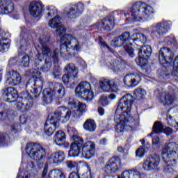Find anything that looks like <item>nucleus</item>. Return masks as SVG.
<instances>
[{"mask_svg":"<svg viewBox=\"0 0 178 178\" xmlns=\"http://www.w3.org/2000/svg\"><path fill=\"white\" fill-rule=\"evenodd\" d=\"M41 75V72L40 71L34 69L31 70L30 71L26 72V76H32V77H35V79H37L38 76Z\"/></svg>","mask_w":178,"mask_h":178,"instance_id":"46","label":"nucleus"},{"mask_svg":"<svg viewBox=\"0 0 178 178\" xmlns=\"http://www.w3.org/2000/svg\"><path fill=\"white\" fill-rule=\"evenodd\" d=\"M175 58V54L168 47H163L160 49L159 53V60L161 65H166L170 63Z\"/></svg>","mask_w":178,"mask_h":178,"instance_id":"14","label":"nucleus"},{"mask_svg":"<svg viewBox=\"0 0 178 178\" xmlns=\"http://www.w3.org/2000/svg\"><path fill=\"white\" fill-rule=\"evenodd\" d=\"M100 87L104 92H116L118 91L116 85L112 84V81H109V79L102 81L100 82Z\"/></svg>","mask_w":178,"mask_h":178,"instance_id":"27","label":"nucleus"},{"mask_svg":"<svg viewBox=\"0 0 178 178\" xmlns=\"http://www.w3.org/2000/svg\"><path fill=\"white\" fill-rule=\"evenodd\" d=\"M123 45L124 48V45H127L124 44L123 40L120 37L115 38L113 39V40L111 42V47H113L114 48H119V47H122Z\"/></svg>","mask_w":178,"mask_h":178,"instance_id":"41","label":"nucleus"},{"mask_svg":"<svg viewBox=\"0 0 178 178\" xmlns=\"http://www.w3.org/2000/svg\"><path fill=\"white\" fill-rule=\"evenodd\" d=\"M65 161V152L63 151H58L51 154L49 158L50 163H59Z\"/></svg>","mask_w":178,"mask_h":178,"instance_id":"30","label":"nucleus"},{"mask_svg":"<svg viewBox=\"0 0 178 178\" xmlns=\"http://www.w3.org/2000/svg\"><path fill=\"white\" fill-rule=\"evenodd\" d=\"M1 92L3 97H6L7 102L10 103L15 102L19 97V95L17 94V90L12 87H8L3 89Z\"/></svg>","mask_w":178,"mask_h":178,"instance_id":"20","label":"nucleus"},{"mask_svg":"<svg viewBox=\"0 0 178 178\" xmlns=\"http://www.w3.org/2000/svg\"><path fill=\"white\" fill-rule=\"evenodd\" d=\"M141 81L140 72H131L127 74L123 79V83L127 87H136Z\"/></svg>","mask_w":178,"mask_h":178,"instance_id":"13","label":"nucleus"},{"mask_svg":"<svg viewBox=\"0 0 178 178\" xmlns=\"http://www.w3.org/2000/svg\"><path fill=\"white\" fill-rule=\"evenodd\" d=\"M10 44L9 43V40L6 38L0 39V52L2 51H5V49H9Z\"/></svg>","mask_w":178,"mask_h":178,"instance_id":"44","label":"nucleus"},{"mask_svg":"<svg viewBox=\"0 0 178 178\" xmlns=\"http://www.w3.org/2000/svg\"><path fill=\"white\" fill-rule=\"evenodd\" d=\"M118 151L121 154H124L125 156H127V155H129V149H124L120 146L118 147Z\"/></svg>","mask_w":178,"mask_h":178,"instance_id":"53","label":"nucleus"},{"mask_svg":"<svg viewBox=\"0 0 178 178\" xmlns=\"http://www.w3.org/2000/svg\"><path fill=\"white\" fill-rule=\"evenodd\" d=\"M110 67L114 72H119L120 70H122V69H124V64L119 60H113L112 63L110 65Z\"/></svg>","mask_w":178,"mask_h":178,"instance_id":"40","label":"nucleus"},{"mask_svg":"<svg viewBox=\"0 0 178 178\" xmlns=\"http://www.w3.org/2000/svg\"><path fill=\"white\" fill-rule=\"evenodd\" d=\"M67 105L68 106H60L54 113V117L60 123H67L70 120V118H76L78 115H82L86 112V108L87 106L79 102L77 99L73 97H70L67 101Z\"/></svg>","mask_w":178,"mask_h":178,"instance_id":"3","label":"nucleus"},{"mask_svg":"<svg viewBox=\"0 0 178 178\" xmlns=\"http://www.w3.org/2000/svg\"><path fill=\"white\" fill-rule=\"evenodd\" d=\"M54 92L52 89H45L43 90V102L44 104H51L52 101H55Z\"/></svg>","mask_w":178,"mask_h":178,"instance_id":"31","label":"nucleus"},{"mask_svg":"<svg viewBox=\"0 0 178 178\" xmlns=\"http://www.w3.org/2000/svg\"><path fill=\"white\" fill-rule=\"evenodd\" d=\"M100 45L101 47H102V48H104L106 51H109L110 52H113V49H112V48H111L108 44H106L105 42H100Z\"/></svg>","mask_w":178,"mask_h":178,"instance_id":"51","label":"nucleus"},{"mask_svg":"<svg viewBox=\"0 0 178 178\" xmlns=\"http://www.w3.org/2000/svg\"><path fill=\"white\" fill-rule=\"evenodd\" d=\"M83 129L86 130V131H95L97 124H95V121L92 120H87L83 124Z\"/></svg>","mask_w":178,"mask_h":178,"instance_id":"36","label":"nucleus"},{"mask_svg":"<svg viewBox=\"0 0 178 178\" xmlns=\"http://www.w3.org/2000/svg\"><path fill=\"white\" fill-rule=\"evenodd\" d=\"M175 102V97L169 93H166L164 98L161 100L162 105L166 106L172 105Z\"/></svg>","mask_w":178,"mask_h":178,"instance_id":"39","label":"nucleus"},{"mask_svg":"<svg viewBox=\"0 0 178 178\" xmlns=\"http://www.w3.org/2000/svg\"><path fill=\"white\" fill-rule=\"evenodd\" d=\"M58 126H59L58 121L54 117L49 118L44 124L45 134H54Z\"/></svg>","mask_w":178,"mask_h":178,"instance_id":"21","label":"nucleus"},{"mask_svg":"<svg viewBox=\"0 0 178 178\" xmlns=\"http://www.w3.org/2000/svg\"><path fill=\"white\" fill-rule=\"evenodd\" d=\"M167 122L168 126H171V127H177V130H178V122L173 121L172 116H168L167 118Z\"/></svg>","mask_w":178,"mask_h":178,"instance_id":"49","label":"nucleus"},{"mask_svg":"<svg viewBox=\"0 0 178 178\" xmlns=\"http://www.w3.org/2000/svg\"><path fill=\"white\" fill-rule=\"evenodd\" d=\"M76 165H77L76 161H67V165L69 169H74V168H76Z\"/></svg>","mask_w":178,"mask_h":178,"instance_id":"54","label":"nucleus"},{"mask_svg":"<svg viewBox=\"0 0 178 178\" xmlns=\"http://www.w3.org/2000/svg\"><path fill=\"white\" fill-rule=\"evenodd\" d=\"M65 70L67 74L63 76L62 80L64 84L69 83L70 79L72 80H76L77 79V74H79V70L74 66V64H68L65 66Z\"/></svg>","mask_w":178,"mask_h":178,"instance_id":"15","label":"nucleus"},{"mask_svg":"<svg viewBox=\"0 0 178 178\" xmlns=\"http://www.w3.org/2000/svg\"><path fill=\"white\" fill-rule=\"evenodd\" d=\"M49 26L51 29H56V33L57 35L61 37L60 46V55L69 59L72 57V54L74 52H79L80 49V42L76 37L72 35L65 34L66 33V28L63 24H60V17L56 16L49 21Z\"/></svg>","mask_w":178,"mask_h":178,"instance_id":"2","label":"nucleus"},{"mask_svg":"<svg viewBox=\"0 0 178 178\" xmlns=\"http://www.w3.org/2000/svg\"><path fill=\"white\" fill-rule=\"evenodd\" d=\"M160 143H161V141L159 140V137L154 136L153 138V145H158Z\"/></svg>","mask_w":178,"mask_h":178,"instance_id":"57","label":"nucleus"},{"mask_svg":"<svg viewBox=\"0 0 178 178\" xmlns=\"http://www.w3.org/2000/svg\"><path fill=\"white\" fill-rule=\"evenodd\" d=\"M3 111V106L0 104V120H13L15 118V111Z\"/></svg>","mask_w":178,"mask_h":178,"instance_id":"29","label":"nucleus"},{"mask_svg":"<svg viewBox=\"0 0 178 178\" xmlns=\"http://www.w3.org/2000/svg\"><path fill=\"white\" fill-rule=\"evenodd\" d=\"M22 98L24 99L17 103L16 106L21 112H26V111H29V108L31 107V104L29 105V103H27L31 99V96H30L29 93L26 92L22 94Z\"/></svg>","mask_w":178,"mask_h":178,"instance_id":"24","label":"nucleus"},{"mask_svg":"<svg viewBox=\"0 0 178 178\" xmlns=\"http://www.w3.org/2000/svg\"><path fill=\"white\" fill-rule=\"evenodd\" d=\"M69 10L70 11L67 13V17H68V19H77V17L83 15L84 5L81 3L74 4Z\"/></svg>","mask_w":178,"mask_h":178,"instance_id":"18","label":"nucleus"},{"mask_svg":"<svg viewBox=\"0 0 178 178\" xmlns=\"http://www.w3.org/2000/svg\"><path fill=\"white\" fill-rule=\"evenodd\" d=\"M166 42L169 45H177V41H176V38L173 35L168 36L165 38Z\"/></svg>","mask_w":178,"mask_h":178,"instance_id":"47","label":"nucleus"},{"mask_svg":"<svg viewBox=\"0 0 178 178\" xmlns=\"http://www.w3.org/2000/svg\"><path fill=\"white\" fill-rule=\"evenodd\" d=\"M163 124L161 122H155L153 125V133H162V131H163Z\"/></svg>","mask_w":178,"mask_h":178,"instance_id":"43","label":"nucleus"},{"mask_svg":"<svg viewBox=\"0 0 178 178\" xmlns=\"http://www.w3.org/2000/svg\"><path fill=\"white\" fill-rule=\"evenodd\" d=\"M14 9L13 2L10 0H1L0 1V13L1 15L12 13Z\"/></svg>","mask_w":178,"mask_h":178,"instance_id":"25","label":"nucleus"},{"mask_svg":"<svg viewBox=\"0 0 178 178\" xmlns=\"http://www.w3.org/2000/svg\"><path fill=\"white\" fill-rule=\"evenodd\" d=\"M47 173H48V166L46 165L43 169V172L42 174V178L47 177Z\"/></svg>","mask_w":178,"mask_h":178,"instance_id":"58","label":"nucleus"},{"mask_svg":"<svg viewBox=\"0 0 178 178\" xmlns=\"http://www.w3.org/2000/svg\"><path fill=\"white\" fill-rule=\"evenodd\" d=\"M146 152H148V148L145 146H142L136 151V158H144Z\"/></svg>","mask_w":178,"mask_h":178,"instance_id":"42","label":"nucleus"},{"mask_svg":"<svg viewBox=\"0 0 178 178\" xmlns=\"http://www.w3.org/2000/svg\"><path fill=\"white\" fill-rule=\"evenodd\" d=\"M152 15H154V8L139 1L134 3L129 19L132 20L133 22H141L143 19L147 20Z\"/></svg>","mask_w":178,"mask_h":178,"instance_id":"7","label":"nucleus"},{"mask_svg":"<svg viewBox=\"0 0 178 178\" xmlns=\"http://www.w3.org/2000/svg\"><path fill=\"white\" fill-rule=\"evenodd\" d=\"M53 91L54 92L56 99H60L65 97V87L60 83H56Z\"/></svg>","mask_w":178,"mask_h":178,"instance_id":"33","label":"nucleus"},{"mask_svg":"<svg viewBox=\"0 0 178 178\" xmlns=\"http://www.w3.org/2000/svg\"><path fill=\"white\" fill-rule=\"evenodd\" d=\"M11 130H12V131H13V133H17V131H19V130H20V126L13 125L11 127Z\"/></svg>","mask_w":178,"mask_h":178,"instance_id":"56","label":"nucleus"},{"mask_svg":"<svg viewBox=\"0 0 178 178\" xmlns=\"http://www.w3.org/2000/svg\"><path fill=\"white\" fill-rule=\"evenodd\" d=\"M72 143L68 153L69 156L75 158L80 152L85 159H91L95 156V143L91 141L84 142V140L77 134L71 136Z\"/></svg>","mask_w":178,"mask_h":178,"instance_id":"4","label":"nucleus"},{"mask_svg":"<svg viewBox=\"0 0 178 178\" xmlns=\"http://www.w3.org/2000/svg\"><path fill=\"white\" fill-rule=\"evenodd\" d=\"M67 133L69 134H77V130H76V129H74V128H69L67 129Z\"/></svg>","mask_w":178,"mask_h":178,"instance_id":"59","label":"nucleus"},{"mask_svg":"<svg viewBox=\"0 0 178 178\" xmlns=\"http://www.w3.org/2000/svg\"><path fill=\"white\" fill-rule=\"evenodd\" d=\"M25 149L26 154L33 161H42L47 155L45 149L35 143H27Z\"/></svg>","mask_w":178,"mask_h":178,"instance_id":"9","label":"nucleus"},{"mask_svg":"<svg viewBox=\"0 0 178 178\" xmlns=\"http://www.w3.org/2000/svg\"><path fill=\"white\" fill-rule=\"evenodd\" d=\"M118 178H141V176L138 171L131 170L123 172L121 175L118 176Z\"/></svg>","mask_w":178,"mask_h":178,"instance_id":"34","label":"nucleus"},{"mask_svg":"<svg viewBox=\"0 0 178 178\" xmlns=\"http://www.w3.org/2000/svg\"><path fill=\"white\" fill-rule=\"evenodd\" d=\"M131 42L136 45L138 47V49L140 50L142 48H144L146 46H143V44L144 42H147V36L145 35L143 33H136L132 35V40Z\"/></svg>","mask_w":178,"mask_h":178,"instance_id":"28","label":"nucleus"},{"mask_svg":"<svg viewBox=\"0 0 178 178\" xmlns=\"http://www.w3.org/2000/svg\"><path fill=\"white\" fill-rule=\"evenodd\" d=\"M159 162H161L159 155L153 154L143 163V168L145 170H154L158 168Z\"/></svg>","mask_w":178,"mask_h":178,"instance_id":"16","label":"nucleus"},{"mask_svg":"<svg viewBox=\"0 0 178 178\" xmlns=\"http://www.w3.org/2000/svg\"><path fill=\"white\" fill-rule=\"evenodd\" d=\"M99 104L102 105V106H106V105H108V97L105 95H102L100 97Z\"/></svg>","mask_w":178,"mask_h":178,"instance_id":"50","label":"nucleus"},{"mask_svg":"<svg viewBox=\"0 0 178 178\" xmlns=\"http://www.w3.org/2000/svg\"><path fill=\"white\" fill-rule=\"evenodd\" d=\"M16 63V58H11L9 60V65H15Z\"/></svg>","mask_w":178,"mask_h":178,"instance_id":"63","label":"nucleus"},{"mask_svg":"<svg viewBox=\"0 0 178 178\" xmlns=\"http://www.w3.org/2000/svg\"><path fill=\"white\" fill-rule=\"evenodd\" d=\"M165 67H163L162 69L158 70L159 77H162L165 79V77H168L169 76V72L167 70H165Z\"/></svg>","mask_w":178,"mask_h":178,"instance_id":"48","label":"nucleus"},{"mask_svg":"<svg viewBox=\"0 0 178 178\" xmlns=\"http://www.w3.org/2000/svg\"><path fill=\"white\" fill-rule=\"evenodd\" d=\"M6 83L9 86H19L22 83V76L15 70L7 72Z\"/></svg>","mask_w":178,"mask_h":178,"instance_id":"22","label":"nucleus"},{"mask_svg":"<svg viewBox=\"0 0 178 178\" xmlns=\"http://www.w3.org/2000/svg\"><path fill=\"white\" fill-rule=\"evenodd\" d=\"M46 10H47V17H52V16H55L56 13H58V10L54 6H50L46 7Z\"/></svg>","mask_w":178,"mask_h":178,"instance_id":"45","label":"nucleus"},{"mask_svg":"<svg viewBox=\"0 0 178 178\" xmlns=\"http://www.w3.org/2000/svg\"><path fill=\"white\" fill-rule=\"evenodd\" d=\"M56 145L63 148H69V143L66 142V136L62 134H56L54 136Z\"/></svg>","mask_w":178,"mask_h":178,"instance_id":"32","label":"nucleus"},{"mask_svg":"<svg viewBox=\"0 0 178 178\" xmlns=\"http://www.w3.org/2000/svg\"><path fill=\"white\" fill-rule=\"evenodd\" d=\"M151 46L142 47L139 50L138 57L136 59L137 65L143 67L146 74H149V73H151V67L147 65V63H148L147 58L151 56Z\"/></svg>","mask_w":178,"mask_h":178,"instance_id":"8","label":"nucleus"},{"mask_svg":"<svg viewBox=\"0 0 178 178\" xmlns=\"http://www.w3.org/2000/svg\"><path fill=\"white\" fill-rule=\"evenodd\" d=\"M178 145L171 143L165 145L162 150L161 155L164 161L163 170L165 173H172L173 168L176 166V155H177ZM172 165L170 166V165Z\"/></svg>","mask_w":178,"mask_h":178,"instance_id":"6","label":"nucleus"},{"mask_svg":"<svg viewBox=\"0 0 178 178\" xmlns=\"http://www.w3.org/2000/svg\"><path fill=\"white\" fill-rule=\"evenodd\" d=\"M115 26V21L112 18H104V19L99 21L94 26L97 30H113Z\"/></svg>","mask_w":178,"mask_h":178,"instance_id":"19","label":"nucleus"},{"mask_svg":"<svg viewBox=\"0 0 178 178\" xmlns=\"http://www.w3.org/2000/svg\"><path fill=\"white\" fill-rule=\"evenodd\" d=\"M42 85V81H35L34 79H29L26 85V88L32 94H38L41 90H42V87L40 86Z\"/></svg>","mask_w":178,"mask_h":178,"instance_id":"23","label":"nucleus"},{"mask_svg":"<svg viewBox=\"0 0 178 178\" xmlns=\"http://www.w3.org/2000/svg\"><path fill=\"white\" fill-rule=\"evenodd\" d=\"M29 13L33 17H38L42 13V5L40 2L33 1L29 5Z\"/></svg>","mask_w":178,"mask_h":178,"instance_id":"26","label":"nucleus"},{"mask_svg":"<svg viewBox=\"0 0 178 178\" xmlns=\"http://www.w3.org/2000/svg\"><path fill=\"white\" fill-rule=\"evenodd\" d=\"M107 141H108V140H106V138H104V139L99 140V144H100V145H106Z\"/></svg>","mask_w":178,"mask_h":178,"instance_id":"62","label":"nucleus"},{"mask_svg":"<svg viewBox=\"0 0 178 178\" xmlns=\"http://www.w3.org/2000/svg\"><path fill=\"white\" fill-rule=\"evenodd\" d=\"M80 65L83 69H86V67H87V63H86V61H84V60H80Z\"/></svg>","mask_w":178,"mask_h":178,"instance_id":"61","label":"nucleus"},{"mask_svg":"<svg viewBox=\"0 0 178 178\" xmlns=\"http://www.w3.org/2000/svg\"><path fill=\"white\" fill-rule=\"evenodd\" d=\"M109 99H111V101H113V99H116V96L114 94H111L109 96Z\"/></svg>","mask_w":178,"mask_h":178,"instance_id":"64","label":"nucleus"},{"mask_svg":"<svg viewBox=\"0 0 178 178\" xmlns=\"http://www.w3.org/2000/svg\"><path fill=\"white\" fill-rule=\"evenodd\" d=\"M132 106L131 95H125L120 99L114 116V120L117 124L115 128L117 133H123V131L133 133L136 130V127L133 128V126L137 124V121L130 115Z\"/></svg>","mask_w":178,"mask_h":178,"instance_id":"1","label":"nucleus"},{"mask_svg":"<svg viewBox=\"0 0 178 178\" xmlns=\"http://www.w3.org/2000/svg\"><path fill=\"white\" fill-rule=\"evenodd\" d=\"M18 62L21 66L24 67H27L30 65V57L27 54H20L18 56Z\"/></svg>","mask_w":178,"mask_h":178,"instance_id":"37","label":"nucleus"},{"mask_svg":"<svg viewBox=\"0 0 178 178\" xmlns=\"http://www.w3.org/2000/svg\"><path fill=\"white\" fill-rule=\"evenodd\" d=\"M38 40L40 43V48L42 51V54H38L34 61L33 63L35 66H40L42 60H44V65L41 67L42 72H48L49 69H51V66H52V63H51V58L55 60V62H58V56L59 55V49H56L53 53L51 52V49L49 47L44 45L42 44L47 42V39L45 38V35H38Z\"/></svg>","mask_w":178,"mask_h":178,"instance_id":"5","label":"nucleus"},{"mask_svg":"<svg viewBox=\"0 0 178 178\" xmlns=\"http://www.w3.org/2000/svg\"><path fill=\"white\" fill-rule=\"evenodd\" d=\"M19 122L21 124H26L27 122V118H26V115H22L19 117Z\"/></svg>","mask_w":178,"mask_h":178,"instance_id":"55","label":"nucleus"},{"mask_svg":"<svg viewBox=\"0 0 178 178\" xmlns=\"http://www.w3.org/2000/svg\"><path fill=\"white\" fill-rule=\"evenodd\" d=\"M147 96V91L145 89L138 88L134 92V98L135 99H144Z\"/></svg>","mask_w":178,"mask_h":178,"instance_id":"38","label":"nucleus"},{"mask_svg":"<svg viewBox=\"0 0 178 178\" xmlns=\"http://www.w3.org/2000/svg\"><path fill=\"white\" fill-rule=\"evenodd\" d=\"M122 168V160L120 157L118 156H113L105 166L104 172L107 175H111V173H116Z\"/></svg>","mask_w":178,"mask_h":178,"instance_id":"12","label":"nucleus"},{"mask_svg":"<svg viewBox=\"0 0 178 178\" xmlns=\"http://www.w3.org/2000/svg\"><path fill=\"white\" fill-rule=\"evenodd\" d=\"M120 38H121L122 41H124V44H126V45H124V50L126 51V52H127V54L131 58H134V49H133V47H131V44H133V42L131 41V40H133V38L130 36V33L124 32V33L120 35Z\"/></svg>","mask_w":178,"mask_h":178,"instance_id":"17","label":"nucleus"},{"mask_svg":"<svg viewBox=\"0 0 178 178\" xmlns=\"http://www.w3.org/2000/svg\"><path fill=\"white\" fill-rule=\"evenodd\" d=\"M47 178H66V176L62 170L54 168L49 172Z\"/></svg>","mask_w":178,"mask_h":178,"instance_id":"35","label":"nucleus"},{"mask_svg":"<svg viewBox=\"0 0 178 178\" xmlns=\"http://www.w3.org/2000/svg\"><path fill=\"white\" fill-rule=\"evenodd\" d=\"M170 29H172V22L162 21L153 26L151 35L153 38H158L162 35H166L170 31Z\"/></svg>","mask_w":178,"mask_h":178,"instance_id":"11","label":"nucleus"},{"mask_svg":"<svg viewBox=\"0 0 178 178\" xmlns=\"http://www.w3.org/2000/svg\"><path fill=\"white\" fill-rule=\"evenodd\" d=\"M98 112L100 116H104L105 115V110H104V108L102 107L98 108Z\"/></svg>","mask_w":178,"mask_h":178,"instance_id":"60","label":"nucleus"},{"mask_svg":"<svg viewBox=\"0 0 178 178\" xmlns=\"http://www.w3.org/2000/svg\"><path fill=\"white\" fill-rule=\"evenodd\" d=\"M75 94L85 101L94 99V92L91 90V85L88 82H81L75 89Z\"/></svg>","mask_w":178,"mask_h":178,"instance_id":"10","label":"nucleus"},{"mask_svg":"<svg viewBox=\"0 0 178 178\" xmlns=\"http://www.w3.org/2000/svg\"><path fill=\"white\" fill-rule=\"evenodd\" d=\"M163 133H165V134H172V133H173V129L169 127H164Z\"/></svg>","mask_w":178,"mask_h":178,"instance_id":"52","label":"nucleus"}]
</instances>
